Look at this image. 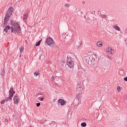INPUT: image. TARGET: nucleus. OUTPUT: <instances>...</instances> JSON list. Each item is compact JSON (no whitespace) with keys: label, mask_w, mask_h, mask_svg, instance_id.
Here are the masks:
<instances>
[{"label":"nucleus","mask_w":127,"mask_h":127,"mask_svg":"<svg viewBox=\"0 0 127 127\" xmlns=\"http://www.w3.org/2000/svg\"><path fill=\"white\" fill-rule=\"evenodd\" d=\"M10 23L12 26L6 25L4 28L3 31H5V33H6L8 32V30L10 29L11 32H13V33H15V34L16 33L19 34V33H20V31H21V29H20V25H19V24L13 20H11L10 21Z\"/></svg>","instance_id":"nucleus-1"},{"label":"nucleus","mask_w":127,"mask_h":127,"mask_svg":"<svg viewBox=\"0 0 127 127\" xmlns=\"http://www.w3.org/2000/svg\"><path fill=\"white\" fill-rule=\"evenodd\" d=\"M65 100L64 99H59L58 100V105L59 106H64L65 105Z\"/></svg>","instance_id":"nucleus-8"},{"label":"nucleus","mask_w":127,"mask_h":127,"mask_svg":"<svg viewBox=\"0 0 127 127\" xmlns=\"http://www.w3.org/2000/svg\"><path fill=\"white\" fill-rule=\"evenodd\" d=\"M19 50H20V53H22V51H23V50H24V48L21 47L19 48Z\"/></svg>","instance_id":"nucleus-18"},{"label":"nucleus","mask_w":127,"mask_h":127,"mask_svg":"<svg viewBox=\"0 0 127 127\" xmlns=\"http://www.w3.org/2000/svg\"><path fill=\"white\" fill-rule=\"evenodd\" d=\"M41 41H42V39L39 41L38 42L36 43L35 46H39L40 45V43H41Z\"/></svg>","instance_id":"nucleus-16"},{"label":"nucleus","mask_w":127,"mask_h":127,"mask_svg":"<svg viewBox=\"0 0 127 127\" xmlns=\"http://www.w3.org/2000/svg\"><path fill=\"white\" fill-rule=\"evenodd\" d=\"M65 7H70V4H68V3H66L64 5Z\"/></svg>","instance_id":"nucleus-23"},{"label":"nucleus","mask_w":127,"mask_h":127,"mask_svg":"<svg viewBox=\"0 0 127 127\" xmlns=\"http://www.w3.org/2000/svg\"><path fill=\"white\" fill-rule=\"evenodd\" d=\"M82 98V93H79L77 94L75 97L76 100H78V101H80Z\"/></svg>","instance_id":"nucleus-9"},{"label":"nucleus","mask_w":127,"mask_h":127,"mask_svg":"<svg viewBox=\"0 0 127 127\" xmlns=\"http://www.w3.org/2000/svg\"><path fill=\"white\" fill-rule=\"evenodd\" d=\"M113 28L116 29V30H118V31L121 30V28H120V27H119L118 25L113 26Z\"/></svg>","instance_id":"nucleus-15"},{"label":"nucleus","mask_w":127,"mask_h":127,"mask_svg":"<svg viewBox=\"0 0 127 127\" xmlns=\"http://www.w3.org/2000/svg\"><path fill=\"white\" fill-rule=\"evenodd\" d=\"M12 12H13V7H9L5 13V16L4 18V22L3 24V27L7 24V22H8V20H9V18L11 16V14H12Z\"/></svg>","instance_id":"nucleus-2"},{"label":"nucleus","mask_w":127,"mask_h":127,"mask_svg":"<svg viewBox=\"0 0 127 127\" xmlns=\"http://www.w3.org/2000/svg\"><path fill=\"white\" fill-rule=\"evenodd\" d=\"M81 126L82 127H87V123L85 122H83L81 124Z\"/></svg>","instance_id":"nucleus-17"},{"label":"nucleus","mask_w":127,"mask_h":127,"mask_svg":"<svg viewBox=\"0 0 127 127\" xmlns=\"http://www.w3.org/2000/svg\"><path fill=\"white\" fill-rule=\"evenodd\" d=\"M47 64L48 63H46Z\"/></svg>","instance_id":"nucleus-33"},{"label":"nucleus","mask_w":127,"mask_h":127,"mask_svg":"<svg viewBox=\"0 0 127 127\" xmlns=\"http://www.w3.org/2000/svg\"><path fill=\"white\" fill-rule=\"evenodd\" d=\"M41 101H44V98H41L40 99Z\"/></svg>","instance_id":"nucleus-30"},{"label":"nucleus","mask_w":127,"mask_h":127,"mask_svg":"<svg viewBox=\"0 0 127 127\" xmlns=\"http://www.w3.org/2000/svg\"><path fill=\"white\" fill-rule=\"evenodd\" d=\"M19 56H20V57H21V53L20 54Z\"/></svg>","instance_id":"nucleus-32"},{"label":"nucleus","mask_w":127,"mask_h":127,"mask_svg":"<svg viewBox=\"0 0 127 127\" xmlns=\"http://www.w3.org/2000/svg\"><path fill=\"white\" fill-rule=\"evenodd\" d=\"M82 46H83V44L82 43H80L79 46L78 47V48L79 49L80 48H82Z\"/></svg>","instance_id":"nucleus-21"},{"label":"nucleus","mask_w":127,"mask_h":127,"mask_svg":"<svg viewBox=\"0 0 127 127\" xmlns=\"http://www.w3.org/2000/svg\"><path fill=\"white\" fill-rule=\"evenodd\" d=\"M4 103H5V101L3 99V100L1 102V105H3V104H4Z\"/></svg>","instance_id":"nucleus-26"},{"label":"nucleus","mask_w":127,"mask_h":127,"mask_svg":"<svg viewBox=\"0 0 127 127\" xmlns=\"http://www.w3.org/2000/svg\"><path fill=\"white\" fill-rule=\"evenodd\" d=\"M79 87H81V82H80V81L77 82L76 87H79Z\"/></svg>","instance_id":"nucleus-20"},{"label":"nucleus","mask_w":127,"mask_h":127,"mask_svg":"<svg viewBox=\"0 0 127 127\" xmlns=\"http://www.w3.org/2000/svg\"><path fill=\"white\" fill-rule=\"evenodd\" d=\"M47 64L48 63H46Z\"/></svg>","instance_id":"nucleus-34"},{"label":"nucleus","mask_w":127,"mask_h":127,"mask_svg":"<svg viewBox=\"0 0 127 127\" xmlns=\"http://www.w3.org/2000/svg\"><path fill=\"white\" fill-rule=\"evenodd\" d=\"M97 45L98 47H102L103 46V43L101 41H98L97 42Z\"/></svg>","instance_id":"nucleus-13"},{"label":"nucleus","mask_w":127,"mask_h":127,"mask_svg":"<svg viewBox=\"0 0 127 127\" xmlns=\"http://www.w3.org/2000/svg\"><path fill=\"white\" fill-rule=\"evenodd\" d=\"M85 60L87 64H92V60H93L92 56L87 55L85 57Z\"/></svg>","instance_id":"nucleus-4"},{"label":"nucleus","mask_w":127,"mask_h":127,"mask_svg":"<svg viewBox=\"0 0 127 127\" xmlns=\"http://www.w3.org/2000/svg\"><path fill=\"white\" fill-rule=\"evenodd\" d=\"M13 101L14 105H17L18 104V95L15 94L13 97Z\"/></svg>","instance_id":"nucleus-6"},{"label":"nucleus","mask_w":127,"mask_h":127,"mask_svg":"<svg viewBox=\"0 0 127 127\" xmlns=\"http://www.w3.org/2000/svg\"><path fill=\"white\" fill-rule=\"evenodd\" d=\"M107 51L110 53V54H113V51H114V50L111 47H108Z\"/></svg>","instance_id":"nucleus-12"},{"label":"nucleus","mask_w":127,"mask_h":127,"mask_svg":"<svg viewBox=\"0 0 127 127\" xmlns=\"http://www.w3.org/2000/svg\"><path fill=\"white\" fill-rule=\"evenodd\" d=\"M23 19H24V20H25V19H27V17L28 16V13H25L23 15Z\"/></svg>","instance_id":"nucleus-14"},{"label":"nucleus","mask_w":127,"mask_h":127,"mask_svg":"<svg viewBox=\"0 0 127 127\" xmlns=\"http://www.w3.org/2000/svg\"><path fill=\"white\" fill-rule=\"evenodd\" d=\"M46 43L47 45L51 46V47H57L56 44L54 42L52 38H47L46 40Z\"/></svg>","instance_id":"nucleus-3"},{"label":"nucleus","mask_w":127,"mask_h":127,"mask_svg":"<svg viewBox=\"0 0 127 127\" xmlns=\"http://www.w3.org/2000/svg\"><path fill=\"white\" fill-rule=\"evenodd\" d=\"M34 75H35L36 76H38V75H39V71L35 72L34 73Z\"/></svg>","instance_id":"nucleus-22"},{"label":"nucleus","mask_w":127,"mask_h":127,"mask_svg":"<svg viewBox=\"0 0 127 127\" xmlns=\"http://www.w3.org/2000/svg\"><path fill=\"white\" fill-rule=\"evenodd\" d=\"M66 64L68 65L69 68H73L75 64H74V62H73L71 60H68L66 62Z\"/></svg>","instance_id":"nucleus-5"},{"label":"nucleus","mask_w":127,"mask_h":127,"mask_svg":"<svg viewBox=\"0 0 127 127\" xmlns=\"http://www.w3.org/2000/svg\"><path fill=\"white\" fill-rule=\"evenodd\" d=\"M117 91H118V92H121V87L119 86L117 88Z\"/></svg>","instance_id":"nucleus-25"},{"label":"nucleus","mask_w":127,"mask_h":127,"mask_svg":"<svg viewBox=\"0 0 127 127\" xmlns=\"http://www.w3.org/2000/svg\"><path fill=\"white\" fill-rule=\"evenodd\" d=\"M101 17L102 18H104V19H106V18H107V15H101Z\"/></svg>","instance_id":"nucleus-19"},{"label":"nucleus","mask_w":127,"mask_h":127,"mask_svg":"<svg viewBox=\"0 0 127 127\" xmlns=\"http://www.w3.org/2000/svg\"><path fill=\"white\" fill-rule=\"evenodd\" d=\"M51 81H54L55 80V76H52L51 78Z\"/></svg>","instance_id":"nucleus-24"},{"label":"nucleus","mask_w":127,"mask_h":127,"mask_svg":"<svg viewBox=\"0 0 127 127\" xmlns=\"http://www.w3.org/2000/svg\"><path fill=\"white\" fill-rule=\"evenodd\" d=\"M124 80L127 82V77L124 78Z\"/></svg>","instance_id":"nucleus-29"},{"label":"nucleus","mask_w":127,"mask_h":127,"mask_svg":"<svg viewBox=\"0 0 127 127\" xmlns=\"http://www.w3.org/2000/svg\"><path fill=\"white\" fill-rule=\"evenodd\" d=\"M12 99V97L10 96L9 95L8 97H6L4 99V101L5 102H7V101H11V100Z\"/></svg>","instance_id":"nucleus-11"},{"label":"nucleus","mask_w":127,"mask_h":127,"mask_svg":"<svg viewBox=\"0 0 127 127\" xmlns=\"http://www.w3.org/2000/svg\"><path fill=\"white\" fill-rule=\"evenodd\" d=\"M40 105H41L40 103H38L36 104V106L37 107H40Z\"/></svg>","instance_id":"nucleus-27"},{"label":"nucleus","mask_w":127,"mask_h":127,"mask_svg":"<svg viewBox=\"0 0 127 127\" xmlns=\"http://www.w3.org/2000/svg\"><path fill=\"white\" fill-rule=\"evenodd\" d=\"M14 94H15V91H14V90H13V87H11L9 91V96H11L12 98Z\"/></svg>","instance_id":"nucleus-7"},{"label":"nucleus","mask_w":127,"mask_h":127,"mask_svg":"<svg viewBox=\"0 0 127 127\" xmlns=\"http://www.w3.org/2000/svg\"><path fill=\"white\" fill-rule=\"evenodd\" d=\"M4 121H5V123H7V122H8V121H7V120H6V119H5L4 120Z\"/></svg>","instance_id":"nucleus-31"},{"label":"nucleus","mask_w":127,"mask_h":127,"mask_svg":"<svg viewBox=\"0 0 127 127\" xmlns=\"http://www.w3.org/2000/svg\"><path fill=\"white\" fill-rule=\"evenodd\" d=\"M124 100H127V95L125 96Z\"/></svg>","instance_id":"nucleus-28"},{"label":"nucleus","mask_w":127,"mask_h":127,"mask_svg":"<svg viewBox=\"0 0 127 127\" xmlns=\"http://www.w3.org/2000/svg\"><path fill=\"white\" fill-rule=\"evenodd\" d=\"M76 91H77V92H82V91H83V87H82V86H76Z\"/></svg>","instance_id":"nucleus-10"}]
</instances>
